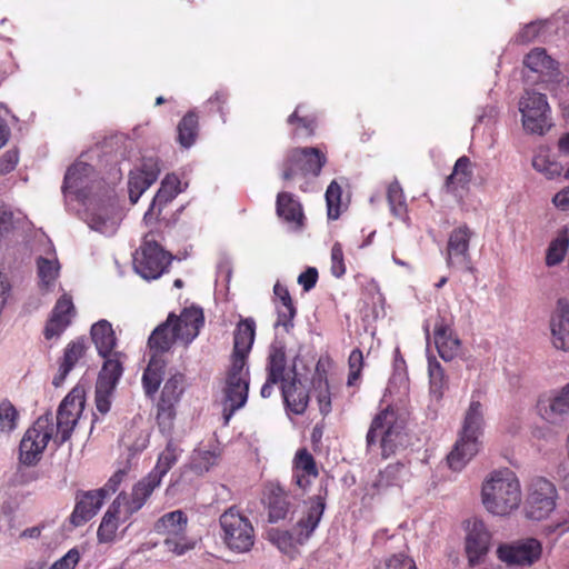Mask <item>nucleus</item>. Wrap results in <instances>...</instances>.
Listing matches in <instances>:
<instances>
[{
  "instance_id": "nucleus-33",
  "label": "nucleus",
  "mask_w": 569,
  "mask_h": 569,
  "mask_svg": "<svg viewBox=\"0 0 569 569\" xmlns=\"http://www.w3.org/2000/svg\"><path fill=\"white\" fill-rule=\"evenodd\" d=\"M256 336V322L252 318L242 319L236 328L231 361L241 360L247 363Z\"/></svg>"
},
{
  "instance_id": "nucleus-34",
  "label": "nucleus",
  "mask_w": 569,
  "mask_h": 569,
  "mask_svg": "<svg viewBox=\"0 0 569 569\" xmlns=\"http://www.w3.org/2000/svg\"><path fill=\"white\" fill-rule=\"evenodd\" d=\"M86 352V345L83 340H76L64 349L62 362L60 363L58 373L53 377L52 383L54 387H60L66 380L69 372L76 366V363L83 357Z\"/></svg>"
},
{
  "instance_id": "nucleus-59",
  "label": "nucleus",
  "mask_w": 569,
  "mask_h": 569,
  "mask_svg": "<svg viewBox=\"0 0 569 569\" xmlns=\"http://www.w3.org/2000/svg\"><path fill=\"white\" fill-rule=\"evenodd\" d=\"M79 559V551L77 549H71L48 569H74Z\"/></svg>"
},
{
  "instance_id": "nucleus-63",
  "label": "nucleus",
  "mask_w": 569,
  "mask_h": 569,
  "mask_svg": "<svg viewBox=\"0 0 569 569\" xmlns=\"http://www.w3.org/2000/svg\"><path fill=\"white\" fill-rule=\"evenodd\" d=\"M546 535H557L562 536L567 531H569V513L562 516L560 519L555 522L547 525L545 527Z\"/></svg>"
},
{
  "instance_id": "nucleus-62",
  "label": "nucleus",
  "mask_w": 569,
  "mask_h": 569,
  "mask_svg": "<svg viewBox=\"0 0 569 569\" xmlns=\"http://www.w3.org/2000/svg\"><path fill=\"white\" fill-rule=\"evenodd\" d=\"M126 476L127 471L124 469L116 471L107 481V483L102 488H99L98 490H107L104 491L107 499L111 493H114L118 490L120 483L123 481Z\"/></svg>"
},
{
  "instance_id": "nucleus-39",
  "label": "nucleus",
  "mask_w": 569,
  "mask_h": 569,
  "mask_svg": "<svg viewBox=\"0 0 569 569\" xmlns=\"http://www.w3.org/2000/svg\"><path fill=\"white\" fill-rule=\"evenodd\" d=\"M318 470L315 459L306 449H300L295 458V479L300 488H305L309 483V478H316Z\"/></svg>"
},
{
  "instance_id": "nucleus-60",
  "label": "nucleus",
  "mask_w": 569,
  "mask_h": 569,
  "mask_svg": "<svg viewBox=\"0 0 569 569\" xmlns=\"http://www.w3.org/2000/svg\"><path fill=\"white\" fill-rule=\"evenodd\" d=\"M122 442L133 453L141 452L149 443V433L147 431H140L134 442H130V436L128 435L122 438Z\"/></svg>"
},
{
  "instance_id": "nucleus-26",
  "label": "nucleus",
  "mask_w": 569,
  "mask_h": 569,
  "mask_svg": "<svg viewBox=\"0 0 569 569\" xmlns=\"http://www.w3.org/2000/svg\"><path fill=\"white\" fill-rule=\"evenodd\" d=\"M91 339L104 361L117 360L121 363L122 353L114 350L117 338L112 326L107 320H99L91 327Z\"/></svg>"
},
{
  "instance_id": "nucleus-20",
  "label": "nucleus",
  "mask_w": 569,
  "mask_h": 569,
  "mask_svg": "<svg viewBox=\"0 0 569 569\" xmlns=\"http://www.w3.org/2000/svg\"><path fill=\"white\" fill-rule=\"evenodd\" d=\"M537 408L540 417L548 423H565L569 419V382L561 389L541 397Z\"/></svg>"
},
{
  "instance_id": "nucleus-16",
  "label": "nucleus",
  "mask_w": 569,
  "mask_h": 569,
  "mask_svg": "<svg viewBox=\"0 0 569 569\" xmlns=\"http://www.w3.org/2000/svg\"><path fill=\"white\" fill-rule=\"evenodd\" d=\"M557 491L545 478L532 480L527 499L526 516L536 521L547 518L556 508Z\"/></svg>"
},
{
  "instance_id": "nucleus-28",
  "label": "nucleus",
  "mask_w": 569,
  "mask_h": 569,
  "mask_svg": "<svg viewBox=\"0 0 569 569\" xmlns=\"http://www.w3.org/2000/svg\"><path fill=\"white\" fill-rule=\"evenodd\" d=\"M452 318L440 317L435 325V343L439 356L450 361L460 352V340L451 330Z\"/></svg>"
},
{
  "instance_id": "nucleus-50",
  "label": "nucleus",
  "mask_w": 569,
  "mask_h": 569,
  "mask_svg": "<svg viewBox=\"0 0 569 569\" xmlns=\"http://www.w3.org/2000/svg\"><path fill=\"white\" fill-rule=\"evenodd\" d=\"M387 198L391 213L397 218L405 217L407 204L401 186L398 181H393L388 187Z\"/></svg>"
},
{
  "instance_id": "nucleus-31",
  "label": "nucleus",
  "mask_w": 569,
  "mask_h": 569,
  "mask_svg": "<svg viewBox=\"0 0 569 569\" xmlns=\"http://www.w3.org/2000/svg\"><path fill=\"white\" fill-rule=\"evenodd\" d=\"M410 477V468L405 462H395L388 465L381 470L372 487L378 493H385L390 488H400Z\"/></svg>"
},
{
  "instance_id": "nucleus-48",
  "label": "nucleus",
  "mask_w": 569,
  "mask_h": 569,
  "mask_svg": "<svg viewBox=\"0 0 569 569\" xmlns=\"http://www.w3.org/2000/svg\"><path fill=\"white\" fill-rule=\"evenodd\" d=\"M532 167L548 179L561 174L562 167L559 162L551 160L547 150L540 149L532 158Z\"/></svg>"
},
{
  "instance_id": "nucleus-58",
  "label": "nucleus",
  "mask_w": 569,
  "mask_h": 569,
  "mask_svg": "<svg viewBox=\"0 0 569 569\" xmlns=\"http://www.w3.org/2000/svg\"><path fill=\"white\" fill-rule=\"evenodd\" d=\"M331 273L336 278H341L346 273L342 247L336 242L331 249Z\"/></svg>"
},
{
  "instance_id": "nucleus-55",
  "label": "nucleus",
  "mask_w": 569,
  "mask_h": 569,
  "mask_svg": "<svg viewBox=\"0 0 569 569\" xmlns=\"http://www.w3.org/2000/svg\"><path fill=\"white\" fill-rule=\"evenodd\" d=\"M349 375H348V386H353L356 381L360 378L362 366H363V355L360 349H355L351 351L349 359Z\"/></svg>"
},
{
  "instance_id": "nucleus-1",
  "label": "nucleus",
  "mask_w": 569,
  "mask_h": 569,
  "mask_svg": "<svg viewBox=\"0 0 569 569\" xmlns=\"http://www.w3.org/2000/svg\"><path fill=\"white\" fill-rule=\"evenodd\" d=\"M485 406L477 395H472L463 413L458 439L447 456L448 466L453 471H461L479 452L485 431Z\"/></svg>"
},
{
  "instance_id": "nucleus-18",
  "label": "nucleus",
  "mask_w": 569,
  "mask_h": 569,
  "mask_svg": "<svg viewBox=\"0 0 569 569\" xmlns=\"http://www.w3.org/2000/svg\"><path fill=\"white\" fill-rule=\"evenodd\" d=\"M83 407V392L78 388L72 389L60 403L57 412L56 436V441L59 445H62L70 438Z\"/></svg>"
},
{
  "instance_id": "nucleus-11",
  "label": "nucleus",
  "mask_w": 569,
  "mask_h": 569,
  "mask_svg": "<svg viewBox=\"0 0 569 569\" xmlns=\"http://www.w3.org/2000/svg\"><path fill=\"white\" fill-rule=\"evenodd\" d=\"M519 111L527 132L541 136L551 128L550 108L545 94L526 91L519 100Z\"/></svg>"
},
{
  "instance_id": "nucleus-21",
  "label": "nucleus",
  "mask_w": 569,
  "mask_h": 569,
  "mask_svg": "<svg viewBox=\"0 0 569 569\" xmlns=\"http://www.w3.org/2000/svg\"><path fill=\"white\" fill-rule=\"evenodd\" d=\"M288 369L286 348L281 342L276 341L269 348L267 365L268 376L260 391L262 398H269L271 396L274 385H280L281 392L283 393V385L284 380H287Z\"/></svg>"
},
{
  "instance_id": "nucleus-45",
  "label": "nucleus",
  "mask_w": 569,
  "mask_h": 569,
  "mask_svg": "<svg viewBox=\"0 0 569 569\" xmlns=\"http://www.w3.org/2000/svg\"><path fill=\"white\" fill-rule=\"evenodd\" d=\"M268 507L270 522H278L284 519L290 508L288 495L281 488H277L268 498Z\"/></svg>"
},
{
  "instance_id": "nucleus-13",
  "label": "nucleus",
  "mask_w": 569,
  "mask_h": 569,
  "mask_svg": "<svg viewBox=\"0 0 569 569\" xmlns=\"http://www.w3.org/2000/svg\"><path fill=\"white\" fill-rule=\"evenodd\" d=\"M327 158L318 148L292 149L283 162L282 178L290 180L297 174H312L318 177Z\"/></svg>"
},
{
  "instance_id": "nucleus-4",
  "label": "nucleus",
  "mask_w": 569,
  "mask_h": 569,
  "mask_svg": "<svg viewBox=\"0 0 569 569\" xmlns=\"http://www.w3.org/2000/svg\"><path fill=\"white\" fill-rule=\"evenodd\" d=\"M366 440L368 448L379 441L382 457L388 458L405 445L403 423L393 410L387 408L373 418Z\"/></svg>"
},
{
  "instance_id": "nucleus-12",
  "label": "nucleus",
  "mask_w": 569,
  "mask_h": 569,
  "mask_svg": "<svg viewBox=\"0 0 569 569\" xmlns=\"http://www.w3.org/2000/svg\"><path fill=\"white\" fill-rule=\"evenodd\" d=\"M249 385L250 377L247 363L241 360L231 361L224 388V410H230L228 415H224L227 421L236 410L246 405Z\"/></svg>"
},
{
  "instance_id": "nucleus-57",
  "label": "nucleus",
  "mask_w": 569,
  "mask_h": 569,
  "mask_svg": "<svg viewBox=\"0 0 569 569\" xmlns=\"http://www.w3.org/2000/svg\"><path fill=\"white\" fill-rule=\"evenodd\" d=\"M386 569H418L413 559L401 551L386 559Z\"/></svg>"
},
{
  "instance_id": "nucleus-7",
  "label": "nucleus",
  "mask_w": 569,
  "mask_h": 569,
  "mask_svg": "<svg viewBox=\"0 0 569 569\" xmlns=\"http://www.w3.org/2000/svg\"><path fill=\"white\" fill-rule=\"evenodd\" d=\"M84 206L82 219L91 230L107 237L116 234L123 214L112 198H92Z\"/></svg>"
},
{
  "instance_id": "nucleus-44",
  "label": "nucleus",
  "mask_w": 569,
  "mask_h": 569,
  "mask_svg": "<svg viewBox=\"0 0 569 569\" xmlns=\"http://www.w3.org/2000/svg\"><path fill=\"white\" fill-rule=\"evenodd\" d=\"M430 395L436 399L440 400L448 388V378L445 373L443 368L436 359H429L428 365Z\"/></svg>"
},
{
  "instance_id": "nucleus-52",
  "label": "nucleus",
  "mask_w": 569,
  "mask_h": 569,
  "mask_svg": "<svg viewBox=\"0 0 569 569\" xmlns=\"http://www.w3.org/2000/svg\"><path fill=\"white\" fill-rule=\"evenodd\" d=\"M154 181H149V178L143 176L138 170L130 171L129 181H128V190H129V199L131 203H137L142 193L153 183Z\"/></svg>"
},
{
  "instance_id": "nucleus-40",
  "label": "nucleus",
  "mask_w": 569,
  "mask_h": 569,
  "mask_svg": "<svg viewBox=\"0 0 569 569\" xmlns=\"http://www.w3.org/2000/svg\"><path fill=\"white\" fill-rule=\"evenodd\" d=\"M523 64L532 72L552 74L558 70V63L542 48L532 49L523 59Z\"/></svg>"
},
{
  "instance_id": "nucleus-54",
  "label": "nucleus",
  "mask_w": 569,
  "mask_h": 569,
  "mask_svg": "<svg viewBox=\"0 0 569 569\" xmlns=\"http://www.w3.org/2000/svg\"><path fill=\"white\" fill-rule=\"evenodd\" d=\"M296 308L293 302L278 303L277 305V321L276 327H283L286 331H289L293 327V318L296 316Z\"/></svg>"
},
{
  "instance_id": "nucleus-2",
  "label": "nucleus",
  "mask_w": 569,
  "mask_h": 569,
  "mask_svg": "<svg viewBox=\"0 0 569 569\" xmlns=\"http://www.w3.org/2000/svg\"><path fill=\"white\" fill-rule=\"evenodd\" d=\"M203 320L202 310L198 308L184 309L178 317L170 313L168 319L159 325L149 337L150 350L162 356L177 341L188 346L199 335Z\"/></svg>"
},
{
  "instance_id": "nucleus-23",
  "label": "nucleus",
  "mask_w": 569,
  "mask_h": 569,
  "mask_svg": "<svg viewBox=\"0 0 569 569\" xmlns=\"http://www.w3.org/2000/svg\"><path fill=\"white\" fill-rule=\"evenodd\" d=\"M466 553L470 566L481 563L488 553L491 535L482 520L471 519L467 522Z\"/></svg>"
},
{
  "instance_id": "nucleus-42",
  "label": "nucleus",
  "mask_w": 569,
  "mask_h": 569,
  "mask_svg": "<svg viewBox=\"0 0 569 569\" xmlns=\"http://www.w3.org/2000/svg\"><path fill=\"white\" fill-rule=\"evenodd\" d=\"M569 248V231L567 228L560 230L557 237L549 243L546 252V264L555 267L562 262Z\"/></svg>"
},
{
  "instance_id": "nucleus-17",
  "label": "nucleus",
  "mask_w": 569,
  "mask_h": 569,
  "mask_svg": "<svg viewBox=\"0 0 569 569\" xmlns=\"http://www.w3.org/2000/svg\"><path fill=\"white\" fill-rule=\"evenodd\" d=\"M100 186L94 169L89 163L78 160L66 172L62 191L64 194H74L78 199L88 202L92 190Z\"/></svg>"
},
{
  "instance_id": "nucleus-53",
  "label": "nucleus",
  "mask_w": 569,
  "mask_h": 569,
  "mask_svg": "<svg viewBox=\"0 0 569 569\" xmlns=\"http://www.w3.org/2000/svg\"><path fill=\"white\" fill-rule=\"evenodd\" d=\"M340 198H341V187L332 181L326 191V201L328 209V218L331 220H336L340 216Z\"/></svg>"
},
{
  "instance_id": "nucleus-46",
  "label": "nucleus",
  "mask_w": 569,
  "mask_h": 569,
  "mask_svg": "<svg viewBox=\"0 0 569 569\" xmlns=\"http://www.w3.org/2000/svg\"><path fill=\"white\" fill-rule=\"evenodd\" d=\"M220 458V451L217 448L197 449L191 457V469L197 473L208 472L216 466Z\"/></svg>"
},
{
  "instance_id": "nucleus-47",
  "label": "nucleus",
  "mask_w": 569,
  "mask_h": 569,
  "mask_svg": "<svg viewBox=\"0 0 569 569\" xmlns=\"http://www.w3.org/2000/svg\"><path fill=\"white\" fill-rule=\"evenodd\" d=\"M198 134V117L193 112L187 113L178 124V141L184 148H190Z\"/></svg>"
},
{
  "instance_id": "nucleus-29",
  "label": "nucleus",
  "mask_w": 569,
  "mask_h": 569,
  "mask_svg": "<svg viewBox=\"0 0 569 569\" xmlns=\"http://www.w3.org/2000/svg\"><path fill=\"white\" fill-rule=\"evenodd\" d=\"M124 498V492L119 493L106 511L97 532L100 542L113 541L120 522H126L130 518L123 512L122 500Z\"/></svg>"
},
{
  "instance_id": "nucleus-19",
  "label": "nucleus",
  "mask_w": 569,
  "mask_h": 569,
  "mask_svg": "<svg viewBox=\"0 0 569 569\" xmlns=\"http://www.w3.org/2000/svg\"><path fill=\"white\" fill-rule=\"evenodd\" d=\"M541 553L542 546L535 538L501 545L497 549L498 558L508 566H531L540 559Z\"/></svg>"
},
{
  "instance_id": "nucleus-8",
  "label": "nucleus",
  "mask_w": 569,
  "mask_h": 569,
  "mask_svg": "<svg viewBox=\"0 0 569 569\" xmlns=\"http://www.w3.org/2000/svg\"><path fill=\"white\" fill-rule=\"evenodd\" d=\"M222 539L227 547L237 552L249 551L254 543V529L250 520L234 507L220 516Z\"/></svg>"
},
{
  "instance_id": "nucleus-9",
  "label": "nucleus",
  "mask_w": 569,
  "mask_h": 569,
  "mask_svg": "<svg viewBox=\"0 0 569 569\" xmlns=\"http://www.w3.org/2000/svg\"><path fill=\"white\" fill-rule=\"evenodd\" d=\"M188 518L182 510H174L159 518L153 527L156 533L163 536V545L168 551L181 556L194 547L187 537Z\"/></svg>"
},
{
  "instance_id": "nucleus-15",
  "label": "nucleus",
  "mask_w": 569,
  "mask_h": 569,
  "mask_svg": "<svg viewBox=\"0 0 569 569\" xmlns=\"http://www.w3.org/2000/svg\"><path fill=\"white\" fill-rule=\"evenodd\" d=\"M473 237L475 231L467 224H460L452 229L446 249V262L449 268L466 272L473 271L469 252L470 241Z\"/></svg>"
},
{
  "instance_id": "nucleus-41",
  "label": "nucleus",
  "mask_w": 569,
  "mask_h": 569,
  "mask_svg": "<svg viewBox=\"0 0 569 569\" xmlns=\"http://www.w3.org/2000/svg\"><path fill=\"white\" fill-rule=\"evenodd\" d=\"M472 178L471 161L468 157H460L453 167L452 173L447 178L446 187L448 190L456 191L458 188H465Z\"/></svg>"
},
{
  "instance_id": "nucleus-38",
  "label": "nucleus",
  "mask_w": 569,
  "mask_h": 569,
  "mask_svg": "<svg viewBox=\"0 0 569 569\" xmlns=\"http://www.w3.org/2000/svg\"><path fill=\"white\" fill-rule=\"evenodd\" d=\"M277 213L284 221L300 227L303 220L301 204L291 193L280 192L277 197Z\"/></svg>"
},
{
  "instance_id": "nucleus-64",
  "label": "nucleus",
  "mask_w": 569,
  "mask_h": 569,
  "mask_svg": "<svg viewBox=\"0 0 569 569\" xmlns=\"http://www.w3.org/2000/svg\"><path fill=\"white\" fill-rule=\"evenodd\" d=\"M318 280V271L313 267H309L306 271L299 274L298 283L302 286L305 291L311 290Z\"/></svg>"
},
{
  "instance_id": "nucleus-22",
  "label": "nucleus",
  "mask_w": 569,
  "mask_h": 569,
  "mask_svg": "<svg viewBox=\"0 0 569 569\" xmlns=\"http://www.w3.org/2000/svg\"><path fill=\"white\" fill-rule=\"evenodd\" d=\"M122 363L117 360L104 361L96 383V406L99 412L107 413L111 406V395L122 376Z\"/></svg>"
},
{
  "instance_id": "nucleus-35",
  "label": "nucleus",
  "mask_w": 569,
  "mask_h": 569,
  "mask_svg": "<svg viewBox=\"0 0 569 569\" xmlns=\"http://www.w3.org/2000/svg\"><path fill=\"white\" fill-rule=\"evenodd\" d=\"M166 360L162 356L152 353L142 375V386L148 397H153L163 379Z\"/></svg>"
},
{
  "instance_id": "nucleus-6",
  "label": "nucleus",
  "mask_w": 569,
  "mask_h": 569,
  "mask_svg": "<svg viewBox=\"0 0 569 569\" xmlns=\"http://www.w3.org/2000/svg\"><path fill=\"white\" fill-rule=\"evenodd\" d=\"M158 236L149 232L133 256V268L143 279H158L169 267L172 256L158 242Z\"/></svg>"
},
{
  "instance_id": "nucleus-32",
  "label": "nucleus",
  "mask_w": 569,
  "mask_h": 569,
  "mask_svg": "<svg viewBox=\"0 0 569 569\" xmlns=\"http://www.w3.org/2000/svg\"><path fill=\"white\" fill-rule=\"evenodd\" d=\"M180 192L179 178L173 173L167 174L148 211L144 213L143 220L148 223L154 216H159L162 207L172 201Z\"/></svg>"
},
{
  "instance_id": "nucleus-14",
  "label": "nucleus",
  "mask_w": 569,
  "mask_h": 569,
  "mask_svg": "<svg viewBox=\"0 0 569 569\" xmlns=\"http://www.w3.org/2000/svg\"><path fill=\"white\" fill-rule=\"evenodd\" d=\"M184 376L176 372L171 375L160 393L157 405V422L161 432H169L176 417V406L183 393Z\"/></svg>"
},
{
  "instance_id": "nucleus-37",
  "label": "nucleus",
  "mask_w": 569,
  "mask_h": 569,
  "mask_svg": "<svg viewBox=\"0 0 569 569\" xmlns=\"http://www.w3.org/2000/svg\"><path fill=\"white\" fill-rule=\"evenodd\" d=\"M553 28V21L550 19L536 20L525 24L515 36V42L528 44L535 41H546Z\"/></svg>"
},
{
  "instance_id": "nucleus-56",
  "label": "nucleus",
  "mask_w": 569,
  "mask_h": 569,
  "mask_svg": "<svg viewBox=\"0 0 569 569\" xmlns=\"http://www.w3.org/2000/svg\"><path fill=\"white\" fill-rule=\"evenodd\" d=\"M301 110V106H298L297 109L291 113L288 118V123L295 124L298 123L297 133L305 136H312L315 130V120L308 117H299V112Z\"/></svg>"
},
{
  "instance_id": "nucleus-5",
  "label": "nucleus",
  "mask_w": 569,
  "mask_h": 569,
  "mask_svg": "<svg viewBox=\"0 0 569 569\" xmlns=\"http://www.w3.org/2000/svg\"><path fill=\"white\" fill-rule=\"evenodd\" d=\"M325 510V502L320 497L312 499L307 506L306 513L299 519L296 527V541L303 543L318 527ZM269 540L283 553H292L295 539L288 531L271 529Z\"/></svg>"
},
{
  "instance_id": "nucleus-10",
  "label": "nucleus",
  "mask_w": 569,
  "mask_h": 569,
  "mask_svg": "<svg viewBox=\"0 0 569 569\" xmlns=\"http://www.w3.org/2000/svg\"><path fill=\"white\" fill-rule=\"evenodd\" d=\"M53 427L49 415L39 417L24 432L19 446V460L24 466H34L42 457L49 440L52 438Z\"/></svg>"
},
{
  "instance_id": "nucleus-61",
  "label": "nucleus",
  "mask_w": 569,
  "mask_h": 569,
  "mask_svg": "<svg viewBox=\"0 0 569 569\" xmlns=\"http://www.w3.org/2000/svg\"><path fill=\"white\" fill-rule=\"evenodd\" d=\"M143 176L149 178V181H154L158 179L160 173L159 161L154 158H146L141 164V168L137 169Z\"/></svg>"
},
{
  "instance_id": "nucleus-49",
  "label": "nucleus",
  "mask_w": 569,
  "mask_h": 569,
  "mask_svg": "<svg viewBox=\"0 0 569 569\" xmlns=\"http://www.w3.org/2000/svg\"><path fill=\"white\" fill-rule=\"evenodd\" d=\"M19 412L7 399L0 402V432L9 435L18 427Z\"/></svg>"
},
{
  "instance_id": "nucleus-43",
  "label": "nucleus",
  "mask_w": 569,
  "mask_h": 569,
  "mask_svg": "<svg viewBox=\"0 0 569 569\" xmlns=\"http://www.w3.org/2000/svg\"><path fill=\"white\" fill-rule=\"evenodd\" d=\"M182 450L172 440H169L164 450L159 455L156 467L150 471L158 476L160 480L176 465Z\"/></svg>"
},
{
  "instance_id": "nucleus-27",
  "label": "nucleus",
  "mask_w": 569,
  "mask_h": 569,
  "mask_svg": "<svg viewBox=\"0 0 569 569\" xmlns=\"http://www.w3.org/2000/svg\"><path fill=\"white\" fill-rule=\"evenodd\" d=\"M160 483L161 480L159 477L151 472L137 482L133 486L131 493H126V498L122 500V508L126 516L131 517L134 512L139 511Z\"/></svg>"
},
{
  "instance_id": "nucleus-51",
  "label": "nucleus",
  "mask_w": 569,
  "mask_h": 569,
  "mask_svg": "<svg viewBox=\"0 0 569 569\" xmlns=\"http://www.w3.org/2000/svg\"><path fill=\"white\" fill-rule=\"evenodd\" d=\"M38 276L40 279V283L44 287H50L57 279L59 274L60 266L56 258H38Z\"/></svg>"
},
{
  "instance_id": "nucleus-25",
  "label": "nucleus",
  "mask_w": 569,
  "mask_h": 569,
  "mask_svg": "<svg viewBox=\"0 0 569 569\" xmlns=\"http://www.w3.org/2000/svg\"><path fill=\"white\" fill-rule=\"evenodd\" d=\"M106 490L78 491L74 509L70 516V522L80 527L91 520L101 509L106 500Z\"/></svg>"
},
{
  "instance_id": "nucleus-30",
  "label": "nucleus",
  "mask_w": 569,
  "mask_h": 569,
  "mask_svg": "<svg viewBox=\"0 0 569 569\" xmlns=\"http://www.w3.org/2000/svg\"><path fill=\"white\" fill-rule=\"evenodd\" d=\"M74 315V307L69 296L63 295L56 303L44 328L46 339L58 338L67 329Z\"/></svg>"
},
{
  "instance_id": "nucleus-24",
  "label": "nucleus",
  "mask_w": 569,
  "mask_h": 569,
  "mask_svg": "<svg viewBox=\"0 0 569 569\" xmlns=\"http://www.w3.org/2000/svg\"><path fill=\"white\" fill-rule=\"evenodd\" d=\"M298 357H295L287 372V380L283 385V400L287 408L295 415H302L309 402V393L297 371Z\"/></svg>"
},
{
  "instance_id": "nucleus-36",
  "label": "nucleus",
  "mask_w": 569,
  "mask_h": 569,
  "mask_svg": "<svg viewBox=\"0 0 569 569\" xmlns=\"http://www.w3.org/2000/svg\"><path fill=\"white\" fill-rule=\"evenodd\" d=\"M552 345L569 352V307L561 308L550 321Z\"/></svg>"
},
{
  "instance_id": "nucleus-3",
  "label": "nucleus",
  "mask_w": 569,
  "mask_h": 569,
  "mask_svg": "<svg viewBox=\"0 0 569 569\" xmlns=\"http://www.w3.org/2000/svg\"><path fill=\"white\" fill-rule=\"evenodd\" d=\"M482 503L492 515L507 516L521 502V489L509 469L493 471L482 485Z\"/></svg>"
}]
</instances>
